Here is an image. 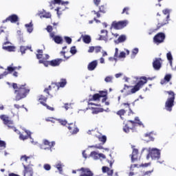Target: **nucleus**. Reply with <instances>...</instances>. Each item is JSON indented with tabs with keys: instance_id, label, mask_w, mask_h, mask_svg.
Masks as SVG:
<instances>
[{
	"instance_id": "nucleus-1",
	"label": "nucleus",
	"mask_w": 176,
	"mask_h": 176,
	"mask_svg": "<svg viewBox=\"0 0 176 176\" xmlns=\"http://www.w3.org/2000/svg\"><path fill=\"white\" fill-rule=\"evenodd\" d=\"M12 88L14 89L15 101H20V100L26 98L31 91L30 87H27V84L17 85V83L13 82Z\"/></svg>"
},
{
	"instance_id": "nucleus-2",
	"label": "nucleus",
	"mask_w": 176,
	"mask_h": 176,
	"mask_svg": "<svg viewBox=\"0 0 176 176\" xmlns=\"http://www.w3.org/2000/svg\"><path fill=\"white\" fill-rule=\"evenodd\" d=\"M148 82L146 77H142L140 80H139L135 86H129L127 85H124L123 89L121 90V93H124L126 96H130V94H134V93H137L141 89L144 85H145ZM131 87H133L131 89Z\"/></svg>"
},
{
	"instance_id": "nucleus-3",
	"label": "nucleus",
	"mask_w": 176,
	"mask_h": 176,
	"mask_svg": "<svg viewBox=\"0 0 176 176\" xmlns=\"http://www.w3.org/2000/svg\"><path fill=\"white\" fill-rule=\"evenodd\" d=\"M165 93L168 94V97L165 102V109L168 112H171L175 104V93L173 91H165Z\"/></svg>"
},
{
	"instance_id": "nucleus-4",
	"label": "nucleus",
	"mask_w": 176,
	"mask_h": 176,
	"mask_svg": "<svg viewBox=\"0 0 176 176\" xmlns=\"http://www.w3.org/2000/svg\"><path fill=\"white\" fill-rule=\"evenodd\" d=\"M138 124V126H142L144 127V124L140 120L138 117L135 118V121L128 120V122L123 127V131L124 133H129L130 130H133L135 126Z\"/></svg>"
},
{
	"instance_id": "nucleus-5",
	"label": "nucleus",
	"mask_w": 176,
	"mask_h": 176,
	"mask_svg": "<svg viewBox=\"0 0 176 176\" xmlns=\"http://www.w3.org/2000/svg\"><path fill=\"white\" fill-rule=\"evenodd\" d=\"M0 119L3 120V124H5V126H7L8 129H11L14 131H17V129H16V127H14V122H13V120H12V119H10L9 116L6 115H1L0 116Z\"/></svg>"
},
{
	"instance_id": "nucleus-6",
	"label": "nucleus",
	"mask_w": 176,
	"mask_h": 176,
	"mask_svg": "<svg viewBox=\"0 0 176 176\" xmlns=\"http://www.w3.org/2000/svg\"><path fill=\"white\" fill-rule=\"evenodd\" d=\"M147 159L151 157L153 160H159L160 159V150L156 148H148V154Z\"/></svg>"
},
{
	"instance_id": "nucleus-7",
	"label": "nucleus",
	"mask_w": 176,
	"mask_h": 176,
	"mask_svg": "<svg viewBox=\"0 0 176 176\" xmlns=\"http://www.w3.org/2000/svg\"><path fill=\"white\" fill-rule=\"evenodd\" d=\"M163 14H164L166 18L163 20L162 23H158L157 25L156 30H160L162 27H164L166 24H168V21H170V10L164 9L162 10Z\"/></svg>"
},
{
	"instance_id": "nucleus-8",
	"label": "nucleus",
	"mask_w": 176,
	"mask_h": 176,
	"mask_svg": "<svg viewBox=\"0 0 176 176\" xmlns=\"http://www.w3.org/2000/svg\"><path fill=\"white\" fill-rule=\"evenodd\" d=\"M60 89V86L58 85V82H52L51 85L48 87V88H45L44 89V93L50 96V97H53V95L50 94V91L53 93H56V91H58Z\"/></svg>"
},
{
	"instance_id": "nucleus-9",
	"label": "nucleus",
	"mask_w": 176,
	"mask_h": 176,
	"mask_svg": "<svg viewBox=\"0 0 176 176\" xmlns=\"http://www.w3.org/2000/svg\"><path fill=\"white\" fill-rule=\"evenodd\" d=\"M127 24H129V21L126 20L120 21H114L111 23V28H114V30H123L124 27L127 26Z\"/></svg>"
},
{
	"instance_id": "nucleus-10",
	"label": "nucleus",
	"mask_w": 176,
	"mask_h": 176,
	"mask_svg": "<svg viewBox=\"0 0 176 176\" xmlns=\"http://www.w3.org/2000/svg\"><path fill=\"white\" fill-rule=\"evenodd\" d=\"M5 41H6V42L3 43L2 49L3 50H7V52H16V47L12 45L6 47V45H10V41H9V32H8L6 33Z\"/></svg>"
},
{
	"instance_id": "nucleus-11",
	"label": "nucleus",
	"mask_w": 176,
	"mask_h": 176,
	"mask_svg": "<svg viewBox=\"0 0 176 176\" xmlns=\"http://www.w3.org/2000/svg\"><path fill=\"white\" fill-rule=\"evenodd\" d=\"M164 39H166V34L163 32H159L153 37V42L156 45H160L164 42Z\"/></svg>"
},
{
	"instance_id": "nucleus-12",
	"label": "nucleus",
	"mask_w": 176,
	"mask_h": 176,
	"mask_svg": "<svg viewBox=\"0 0 176 176\" xmlns=\"http://www.w3.org/2000/svg\"><path fill=\"white\" fill-rule=\"evenodd\" d=\"M54 145H56V142L52 141V142H50L49 140L44 139L43 140V144L40 145V148L41 149H50L52 150V148H53V146H54Z\"/></svg>"
},
{
	"instance_id": "nucleus-13",
	"label": "nucleus",
	"mask_w": 176,
	"mask_h": 176,
	"mask_svg": "<svg viewBox=\"0 0 176 176\" xmlns=\"http://www.w3.org/2000/svg\"><path fill=\"white\" fill-rule=\"evenodd\" d=\"M38 101H39L40 104H41V105H43V107H45V108H47V109H48L49 111H54V107H52L49 106L47 104H46V102L47 101V97H46L43 95H41L38 96Z\"/></svg>"
},
{
	"instance_id": "nucleus-14",
	"label": "nucleus",
	"mask_w": 176,
	"mask_h": 176,
	"mask_svg": "<svg viewBox=\"0 0 176 176\" xmlns=\"http://www.w3.org/2000/svg\"><path fill=\"white\" fill-rule=\"evenodd\" d=\"M67 129L72 135H75V134H78V133H79V128H78L76 122L68 124Z\"/></svg>"
},
{
	"instance_id": "nucleus-15",
	"label": "nucleus",
	"mask_w": 176,
	"mask_h": 176,
	"mask_svg": "<svg viewBox=\"0 0 176 176\" xmlns=\"http://www.w3.org/2000/svg\"><path fill=\"white\" fill-rule=\"evenodd\" d=\"M163 63V60L160 58H155L153 61V67L155 71H160V68H162V64Z\"/></svg>"
},
{
	"instance_id": "nucleus-16",
	"label": "nucleus",
	"mask_w": 176,
	"mask_h": 176,
	"mask_svg": "<svg viewBox=\"0 0 176 176\" xmlns=\"http://www.w3.org/2000/svg\"><path fill=\"white\" fill-rule=\"evenodd\" d=\"M10 22V23H17V21H19V16H17V14H13L10 15L9 16H8L6 19L2 21V23L3 24H5V23H8V22Z\"/></svg>"
},
{
	"instance_id": "nucleus-17",
	"label": "nucleus",
	"mask_w": 176,
	"mask_h": 176,
	"mask_svg": "<svg viewBox=\"0 0 176 176\" xmlns=\"http://www.w3.org/2000/svg\"><path fill=\"white\" fill-rule=\"evenodd\" d=\"M77 171H81L80 176H94V173L89 168H81L78 169Z\"/></svg>"
},
{
	"instance_id": "nucleus-18",
	"label": "nucleus",
	"mask_w": 176,
	"mask_h": 176,
	"mask_svg": "<svg viewBox=\"0 0 176 176\" xmlns=\"http://www.w3.org/2000/svg\"><path fill=\"white\" fill-rule=\"evenodd\" d=\"M19 138L22 140V141H25V140L31 138V131L25 130L24 132L19 133Z\"/></svg>"
},
{
	"instance_id": "nucleus-19",
	"label": "nucleus",
	"mask_w": 176,
	"mask_h": 176,
	"mask_svg": "<svg viewBox=\"0 0 176 176\" xmlns=\"http://www.w3.org/2000/svg\"><path fill=\"white\" fill-rule=\"evenodd\" d=\"M50 58V56L48 54H45V58H43L38 60L39 64H43L45 67L50 65V60H47Z\"/></svg>"
},
{
	"instance_id": "nucleus-20",
	"label": "nucleus",
	"mask_w": 176,
	"mask_h": 176,
	"mask_svg": "<svg viewBox=\"0 0 176 176\" xmlns=\"http://www.w3.org/2000/svg\"><path fill=\"white\" fill-rule=\"evenodd\" d=\"M131 160L132 163H134V162H137L138 158V149L137 148H133L132 154H131Z\"/></svg>"
},
{
	"instance_id": "nucleus-21",
	"label": "nucleus",
	"mask_w": 176,
	"mask_h": 176,
	"mask_svg": "<svg viewBox=\"0 0 176 176\" xmlns=\"http://www.w3.org/2000/svg\"><path fill=\"white\" fill-rule=\"evenodd\" d=\"M97 65H98V61L97 60L91 61L87 65L88 71H94L97 68Z\"/></svg>"
},
{
	"instance_id": "nucleus-22",
	"label": "nucleus",
	"mask_w": 176,
	"mask_h": 176,
	"mask_svg": "<svg viewBox=\"0 0 176 176\" xmlns=\"http://www.w3.org/2000/svg\"><path fill=\"white\" fill-rule=\"evenodd\" d=\"M98 94L100 98H102V102H105L108 100V97L107 96H108V91H99Z\"/></svg>"
},
{
	"instance_id": "nucleus-23",
	"label": "nucleus",
	"mask_w": 176,
	"mask_h": 176,
	"mask_svg": "<svg viewBox=\"0 0 176 176\" xmlns=\"http://www.w3.org/2000/svg\"><path fill=\"white\" fill-rule=\"evenodd\" d=\"M102 171L104 174L107 173L108 176L113 175V170L109 168L108 166H102Z\"/></svg>"
},
{
	"instance_id": "nucleus-24",
	"label": "nucleus",
	"mask_w": 176,
	"mask_h": 176,
	"mask_svg": "<svg viewBox=\"0 0 176 176\" xmlns=\"http://www.w3.org/2000/svg\"><path fill=\"white\" fill-rule=\"evenodd\" d=\"M101 34H105L104 36L100 35L98 41H108V30H101Z\"/></svg>"
},
{
	"instance_id": "nucleus-25",
	"label": "nucleus",
	"mask_w": 176,
	"mask_h": 176,
	"mask_svg": "<svg viewBox=\"0 0 176 176\" xmlns=\"http://www.w3.org/2000/svg\"><path fill=\"white\" fill-rule=\"evenodd\" d=\"M63 59L62 58H56L50 60V66L51 67H58L60 64L62 63Z\"/></svg>"
},
{
	"instance_id": "nucleus-26",
	"label": "nucleus",
	"mask_w": 176,
	"mask_h": 176,
	"mask_svg": "<svg viewBox=\"0 0 176 176\" xmlns=\"http://www.w3.org/2000/svg\"><path fill=\"white\" fill-rule=\"evenodd\" d=\"M149 166V164H131L130 166V170L131 171H134V168H140L141 167H148Z\"/></svg>"
},
{
	"instance_id": "nucleus-27",
	"label": "nucleus",
	"mask_w": 176,
	"mask_h": 176,
	"mask_svg": "<svg viewBox=\"0 0 176 176\" xmlns=\"http://www.w3.org/2000/svg\"><path fill=\"white\" fill-rule=\"evenodd\" d=\"M69 2L68 1H63L61 0H54L50 3V6H53V5H68Z\"/></svg>"
},
{
	"instance_id": "nucleus-28",
	"label": "nucleus",
	"mask_w": 176,
	"mask_h": 176,
	"mask_svg": "<svg viewBox=\"0 0 176 176\" xmlns=\"http://www.w3.org/2000/svg\"><path fill=\"white\" fill-rule=\"evenodd\" d=\"M38 15L40 16L41 19H42V17L45 19H50L52 17V14H50V12H46L45 11L41 12Z\"/></svg>"
},
{
	"instance_id": "nucleus-29",
	"label": "nucleus",
	"mask_w": 176,
	"mask_h": 176,
	"mask_svg": "<svg viewBox=\"0 0 176 176\" xmlns=\"http://www.w3.org/2000/svg\"><path fill=\"white\" fill-rule=\"evenodd\" d=\"M23 167H24V174H34L32 168H31L30 166L23 165Z\"/></svg>"
},
{
	"instance_id": "nucleus-30",
	"label": "nucleus",
	"mask_w": 176,
	"mask_h": 176,
	"mask_svg": "<svg viewBox=\"0 0 176 176\" xmlns=\"http://www.w3.org/2000/svg\"><path fill=\"white\" fill-rule=\"evenodd\" d=\"M144 137L148 138L149 141H155V133L153 132L145 133Z\"/></svg>"
},
{
	"instance_id": "nucleus-31",
	"label": "nucleus",
	"mask_w": 176,
	"mask_h": 176,
	"mask_svg": "<svg viewBox=\"0 0 176 176\" xmlns=\"http://www.w3.org/2000/svg\"><path fill=\"white\" fill-rule=\"evenodd\" d=\"M82 38L84 43L89 44L90 42H91V37H90L89 35H82Z\"/></svg>"
},
{
	"instance_id": "nucleus-32",
	"label": "nucleus",
	"mask_w": 176,
	"mask_h": 176,
	"mask_svg": "<svg viewBox=\"0 0 176 176\" xmlns=\"http://www.w3.org/2000/svg\"><path fill=\"white\" fill-rule=\"evenodd\" d=\"M25 27L27 28V31H28V32H30V34H31V32H32V31H34V28H32V27H34V24H32V22L25 24Z\"/></svg>"
},
{
	"instance_id": "nucleus-33",
	"label": "nucleus",
	"mask_w": 176,
	"mask_h": 176,
	"mask_svg": "<svg viewBox=\"0 0 176 176\" xmlns=\"http://www.w3.org/2000/svg\"><path fill=\"white\" fill-rule=\"evenodd\" d=\"M91 157L93 158L94 160H98L100 159V153L92 151L90 154Z\"/></svg>"
},
{
	"instance_id": "nucleus-34",
	"label": "nucleus",
	"mask_w": 176,
	"mask_h": 176,
	"mask_svg": "<svg viewBox=\"0 0 176 176\" xmlns=\"http://www.w3.org/2000/svg\"><path fill=\"white\" fill-rule=\"evenodd\" d=\"M126 39H127L126 35L122 34L118 37L116 43H123V42H125Z\"/></svg>"
},
{
	"instance_id": "nucleus-35",
	"label": "nucleus",
	"mask_w": 176,
	"mask_h": 176,
	"mask_svg": "<svg viewBox=\"0 0 176 176\" xmlns=\"http://www.w3.org/2000/svg\"><path fill=\"white\" fill-rule=\"evenodd\" d=\"M53 41H54L55 43H58V45H60V43H63V37L60 36H56Z\"/></svg>"
},
{
	"instance_id": "nucleus-36",
	"label": "nucleus",
	"mask_w": 176,
	"mask_h": 176,
	"mask_svg": "<svg viewBox=\"0 0 176 176\" xmlns=\"http://www.w3.org/2000/svg\"><path fill=\"white\" fill-rule=\"evenodd\" d=\"M166 58H167V60H169V64L170 67H173V55L171 54L170 52L166 54Z\"/></svg>"
},
{
	"instance_id": "nucleus-37",
	"label": "nucleus",
	"mask_w": 176,
	"mask_h": 176,
	"mask_svg": "<svg viewBox=\"0 0 176 176\" xmlns=\"http://www.w3.org/2000/svg\"><path fill=\"white\" fill-rule=\"evenodd\" d=\"M100 94H95L93 95L92 98L89 99V101H100Z\"/></svg>"
},
{
	"instance_id": "nucleus-38",
	"label": "nucleus",
	"mask_w": 176,
	"mask_h": 176,
	"mask_svg": "<svg viewBox=\"0 0 176 176\" xmlns=\"http://www.w3.org/2000/svg\"><path fill=\"white\" fill-rule=\"evenodd\" d=\"M92 113L97 114L100 113V112H104V109L102 108H92Z\"/></svg>"
},
{
	"instance_id": "nucleus-39",
	"label": "nucleus",
	"mask_w": 176,
	"mask_h": 176,
	"mask_svg": "<svg viewBox=\"0 0 176 176\" xmlns=\"http://www.w3.org/2000/svg\"><path fill=\"white\" fill-rule=\"evenodd\" d=\"M37 53L36 54V58H38V60H41V58H42V57H43V50H37Z\"/></svg>"
},
{
	"instance_id": "nucleus-40",
	"label": "nucleus",
	"mask_w": 176,
	"mask_h": 176,
	"mask_svg": "<svg viewBox=\"0 0 176 176\" xmlns=\"http://www.w3.org/2000/svg\"><path fill=\"white\" fill-rule=\"evenodd\" d=\"M58 85H59V87H65V85H67V80L62 78L60 82H58Z\"/></svg>"
},
{
	"instance_id": "nucleus-41",
	"label": "nucleus",
	"mask_w": 176,
	"mask_h": 176,
	"mask_svg": "<svg viewBox=\"0 0 176 176\" xmlns=\"http://www.w3.org/2000/svg\"><path fill=\"white\" fill-rule=\"evenodd\" d=\"M28 49H31V47L27 46H21L20 47V52L21 53V54H25V51L28 50Z\"/></svg>"
},
{
	"instance_id": "nucleus-42",
	"label": "nucleus",
	"mask_w": 176,
	"mask_h": 176,
	"mask_svg": "<svg viewBox=\"0 0 176 176\" xmlns=\"http://www.w3.org/2000/svg\"><path fill=\"white\" fill-rule=\"evenodd\" d=\"M122 107H124L125 108H128L131 113H133V110H131V108H130V103L129 102H124L122 103Z\"/></svg>"
},
{
	"instance_id": "nucleus-43",
	"label": "nucleus",
	"mask_w": 176,
	"mask_h": 176,
	"mask_svg": "<svg viewBox=\"0 0 176 176\" xmlns=\"http://www.w3.org/2000/svg\"><path fill=\"white\" fill-rule=\"evenodd\" d=\"M98 140L100 142H102V145L107 142V136L106 135H102L100 137H98Z\"/></svg>"
},
{
	"instance_id": "nucleus-44",
	"label": "nucleus",
	"mask_w": 176,
	"mask_h": 176,
	"mask_svg": "<svg viewBox=\"0 0 176 176\" xmlns=\"http://www.w3.org/2000/svg\"><path fill=\"white\" fill-rule=\"evenodd\" d=\"M126 111L122 109L119 111H117V115H118V116H120V118H122V116H124V114L126 113Z\"/></svg>"
},
{
	"instance_id": "nucleus-45",
	"label": "nucleus",
	"mask_w": 176,
	"mask_h": 176,
	"mask_svg": "<svg viewBox=\"0 0 176 176\" xmlns=\"http://www.w3.org/2000/svg\"><path fill=\"white\" fill-rule=\"evenodd\" d=\"M15 69H17V67H8L7 70L5 72H8V74H12V72H13V71H15Z\"/></svg>"
},
{
	"instance_id": "nucleus-46",
	"label": "nucleus",
	"mask_w": 176,
	"mask_h": 176,
	"mask_svg": "<svg viewBox=\"0 0 176 176\" xmlns=\"http://www.w3.org/2000/svg\"><path fill=\"white\" fill-rule=\"evenodd\" d=\"M56 168L58 170L60 173L63 171V164H61V162H59L55 165Z\"/></svg>"
},
{
	"instance_id": "nucleus-47",
	"label": "nucleus",
	"mask_w": 176,
	"mask_h": 176,
	"mask_svg": "<svg viewBox=\"0 0 176 176\" xmlns=\"http://www.w3.org/2000/svg\"><path fill=\"white\" fill-rule=\"evenodd\" d=\"M130 8L129 7H125L124 8V9L122 10V14H124V13H126V14H130Z\"/></svg>"
},
{
	"instance_id": "nucleus-48",
	"label": "nucleus",
	"mask_w": 176,
	"mask_h": 176,
	"mask_svg": "<svg viewBox=\"0 0 176 176\" xmlns=\"http://www.w3.org/2000/svg\"><path fill=\"white\" fill-rule=\"evenodd\" d=\"M99 12L100 13H107V8L104 6H100L99 7Z\"/></svg>"
},
{
	"instance_id": "nucleus-49",
	"label": "nucleus",
	"mask_w": 176,
	"mask_h": 176,
	"mask_svg": "<svg viewBox=\"0 0 176 176\" xmlns=\"http://www.w3.org/2000/svg\"><path fill=\"white\" fill-rule=\"evenodd\" d=\"M58 121L59 122V123L62 125V126H67L68 122H67V120H61V119H58Z\"/></svg>"
},
{
	"instance_id": "nucleus-50",
	"label": "nucleus",
	"mask_w": 176,
	"mask_h": 176,
	"mask_svg": "<svg viewBox=\"0 0 176 176\" xmlns=\"http://www.w3.org/2000/svg\"><path fill=\"white\" fill-rule=\"evenodd\" d=\"M0 148L5 149L6 148V142L3 140H0Z\"/></svg>"
},
{
	"instance_id": "nucleus-51",
	"label": "nucleus",
	"mask_w": 176,
	"mask_h": 176,
	"mask_svg": "<svg viewBox=\"0 0 176 176\" xmlns=\"http://www.w3.org/2000/svg\"><path fill=\"white\" fill-rule=\"evenodd\" d=\"M112 76H107L104 78V82H106L107 83H112Z\"/></svg>"
},
{
	"instance_id": "nucleus-52",
	"label": "nucleus",
	"mask_w": 176,
	"mask_h": 176,
	"mask_svg": "<svg viewBox=\"0 0 176 176\" xmlns=\"http://www.w3.org/2000/svg\"><path fill=\"white\" fill-rule=\"evenodd\" d=\"M118 58H126V52H121L118 55Z\"/></svg>"
},
{
	"instance_id": "nucleus-53",
	"label": "nucleus",
	"mask_w": 176,
	"mask_h": 176,
	"mask_svg": "<svg viewBox=\"0 0 176 176\" xmlns=\"http://www.w3.org/2000/svg\"><path fill=\"white\" fill-rule=\"evenodd\" d=\"M65 41H66L68 45H71V43H72V38H71L70 37L65 36Z\"/></svg>"
},
{
	"instance_id": "nucleus-54",
	"label": "nucleus",
	"mask_w": 176,
	"mask_h": 176,
	"mask_svg": "<svg viewBox=\"0 0 176 176\" xmlns=\"http://www.w3.org/2000/svg\"><path fill=\"white\" fill-rule=\"evenodd\" d=\"M76 47H75V46H73V47H71V49H70V53L72 54H76Z\"/></svg>"
},
{
	"instance_id": "nucleus-55",
	"label": "nucleus",
	"mask_w": 176,
	"mask_h": 176,
	"mask_svg": "<svg viewBox=\"0 0 176 176\" xmlns=\"http://www.w3.org/2000/svg\"><path fill=\"white\" fill-rule=\"evenodd\" d=\"M164 80L169 82L170 80H171V74H166L164 76Z\"/></svg>"
},
{
	"instance_id": "nucleus-56",
	"label": "nucleus",
	"mask_w": 176,
	"mask_h": 176,
	"mask_svg": "<svg viewBox=\"0 0 176 176\" xmlns=\"http://www.w3.org/2000/svg\"><path fill=\"white\" fill-rule=\"evenodd\" d=\"M43 167L45 170H46L47 171L50 170V169L52 168V166H50V164H44Z\"/></svg>"
},
{
	"instance_id": "nucleus-57",
	"label": "nucleus",
	"mask_w": 176,
	"mask_h": 176,
	"mask_svg": "<svg viewBox=\"0 0 176 176\" xmlns=\"http://www.w3.org/2000/svg\"><path fill=\"white\" fill-rule=\"evenodd\" d=\"M45 121L46 122H51V123H54V118L52 117H48L47 118H45Z\"/></svg>"
},
{
	"instance_id": "nucleus-58",
	"label": "nucleus",
	"mask_w": 176,
	"mask_h": 176,
	"mask_svg": "<svg viewBox=\"0 0 176 176\" xmlns=\"http://www.w3.org/2000/svg\"><path fill=\"white\" fill-rule=\"evenodd\" d=\"M101 49H102V47L101 46H96L95 47V52L100 53V52H101Z\"/></svg>"
},
{
	"instance_id": "nucleus-59",
	"label": "nucleus",
	"mask_w": 176,
	"mask_h": 176,
	"mask_svg": "<svg viewBox=\"0 0 176 176\" xmlns=\"http://www.w3.org/2000/svg\"><path fill=\"white\" fill-rule=\"evenodd\" d=\"M21 160H24L25 162H28V159H30V157L27 155H22L21 157Z\"/></svg>"
},
{
	"instance_id": "nucleus-60",
	"label": "nucleus",
	"mask_w": 176,
	"mask_h": 176,
	"mask_svg": "<svg viewBox=\"0 0 176 176\" xmlns=\"http://www.w3.org/2000/svg\"><path fill=\"white\" fill-rule=\"evenodd\" d=\"M47 32L50 33L53 31V27L52 25H48L46 28Z\"/></svg>"
},
{
	"instance_id": "nucleus-61",
	"label": "nucleus",
	"mask_w": 176,
	"mask_h": 176,
	"mask_svg": "<svg viewBox=\"0 0 176 176\" xmlns=\"http://www.w3.org/2000/svg\"><path fill=\"white\" fill-rule=\"evenodd\" d=\"M94 50H95V47L91 46V47H89V48L88 50V53H93V52H94Z\"/></svg>"
},
{
	"instance_id": "nucleus-62",
	"label": "nucleus",
	"mask_w": 176,
	"mask_h": 176,
	"mask_svg": "<svg viewBox=\"0 0 176 176\" xmlns=\"http://www.w3.org/2000/svg\"><path fill=\"white\" fill-rule=\"evenodd\" d=\"M50 38L54 39V38H56V32H50Z\"/></svg>"
},
{
	"instance_id": "nucleus-63",
	"label": "nucleus",
	"mask_w": 176,
	"mask_h": 176,
	"mask_svg": "<svg viewBox=\"0 0 176 176\" xmlns=\"http://www.w3.org/2000/svg\"><path fill=\"white\" fill-rule=\"evenodd\" d=\"M94 3L96 6H98L101 3V0H94Z\"/></svg>"
},
{
	"instance_id": "nucleus-64",
	"label": "nucleus",
	"mask_w": 176,
	"mask_h": 176,
	"mask_svg": "<svg viewBox=\"0 0 176 176\" xmlns=\"http://www.w3.org/2000/svg\"><path fill=\"white\" fill-rule=\"evenodd\" d=\"M132 54L133 56H135V54H138V48H134L132 51Z\"/></svg>"
}]
</instances>
